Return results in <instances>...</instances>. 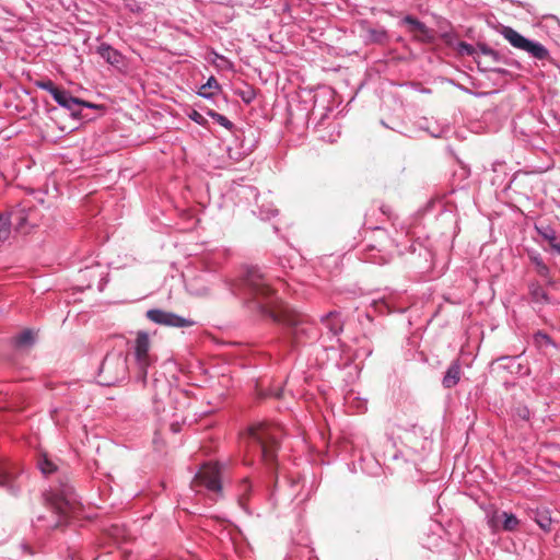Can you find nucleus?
<instances>
[{
  "mask_svg": "<svg viewBox=\"0 0 560 560\" xmlns=\"http://www.w3.org/2000/svg\"><path fill=\"white\" fill-rule=\"evenodd\" d=\"M226 285L234 295H242L244 299L253 301L261 313L269 315L275 320L281 319L282 310L278 305L277 290L271 287L259 269L248 268L240 285L231 281H228Z\"/></svg>",
  "mask_w": 560,
  "mask_h": 560,
  "instance_id": "obj_1",
  "label": "nucleus"
},
{
  "mask_svg": "<svg viewBox=\"0 0 560 560\" xmlns=\"http://www.w3.org/2000/svg\"><path fill=\"white\" fill-rule=\"evenodd\" d=\"M281 438L282 429L268 422L254 423L243 434L248 452L259 457L268 467L276 464Z\"/></svg>",
  "mask_w": 560,
  "mask_h": 560,
  "instance_id": "obj_2",
  "label": "nucleus"
},
{
  "mask_svg": "<svg viewBox=\"0 0 560 560\" xmlns=\"http://www.w3.org/2000/svg\"><path fill=\"white\" fill-rule=\"evenodd\" d=\"M100 383L106 386L124 381L128 374L127 355L122 352L108 353L100 366Z\"/></svg>",
  "mask_w": 560,
  "mask_h": 560,
  "instance_id": "obj_3",
  "label": "nucleus"
},
{
  "mask_svg": "<svg viewBox=\"0 0 560 560\" xmlns=\"http://www.w3.org/2000/svg\"><path fill=\"white\" fill-rule=\"evenodd\" d=\"M150 338L148 332L140 330L137 332L133 343V358L137 366V380L145 383L148 369L155 362L154 355L150 353Z\"/></svg>",
  "mask_w": 560,
  "mask_h": 560,
  "instance_id": "obj_4",
  "label": "nucleus"
},
{
  "mask_svg": "<svg viewBox=\"0 0 560 560\" xmlns=\"http://www.w3.org/2000/svg\"><path fill=\"white\" fill-rule=\"evenodd\" d=\"M44 497L46 503L49 505L52 512L59 516V521L52 524V527L61 525V523L77 510L78 502L72 489L69 487L61 490L60 494H57L56 492H49Z\"/></svg>",
  "mask_w": 560,
  "mask_h": 560,
  "instance_id": "obj_5",
  "label": "nucleus"
},
{
  "mask_svg": "<svg viewBox=\"0 0 560 560\" xmlns=\"http://www.w3.org/2000/svg\"><path fill=\"white\" fill-rule=\"evenodd\" d=\"M502 35L513 47L528 52L538 60H545L549 57V51L544 45L525 38L512 27H504Z\"/></svg>",
  "mask_w": 560,
  "mask_h": 560,
  "instance_id": "obj_6",
  "label": "nucleus"
},
{
  "mask_svg": "<svg viewBox=\"0 0 560 560\" xmlns=\"http://www.w3.org/2000/svg\"><path fill=\"white\" fill-rule=\"evenodd\" d=\"M202 487L214 494L220 493L222 486L220 480V468L218 464H205L196 474L194 480L191 481V488L199 492L200 488Z\"/></svg>",
  "mask_w": 560,
  "mask_h": 560,
  "instance_id": "obj_7",
  "label": "nucleus"
},
{
  "mask_svg": "<svg viewBox=\"0 0 560 560\" xmlns=\"http://www.w3.org/2000/svg\"><path fill=\"white\" fill-rule=\"evenodd\" d=\"M147 318L151 322L170 326V327H190L195 323L188 318L182 317L175 313L163 311L160 308H152L147 312Z\"/></svg>",
  "mask_w": 560,
  "mask_h": 560,
  "instance_id": "obj_8",
  "label": "nucleus"
},
{
  "mask_svg": "<svg viewBox=\"0 0 560 560\" xmlns=\"http://www.w3.org/2000/svg\"><path fill=\"white\" fill-rule=\"evenodd\" d=\"M55 102L71 112V115L74 117H79L81 115V108H96L97 106L93 103L80 100L78 97L72 96L68 91L60 90L57 95H55Z\"/></svg>",
  "mask_w": 560,
  "mask_h": 560,
  "instance_id": "obj_9",
  "label": "nucleus"
},
{
  "mask_svg": "<svg viewBox=\"0 0 560 560\" xmlns=\"http://www.w3.org/2000/svg\"><path fill=\"white\" fill-rule=\"evenodd\" d=\"M97 54L109 65L114 67L124 66L125 58L120 51L113 48L106 43H102L97 47Z\"/></svg>",
  "mask_w": 560,
  "mask_h": 560,
  "instance_id": "obj_10",
  "label": "nucleus"
},
{
  "mask_svg": "<svg viewBox=\"0 0 560 560\" xmlns=\"http://www.w3.org/2000/svg\"><path fill=\"white\" fill-rule=\"evenodd\" d=\"M324 326L329 330L332 336H338L342 331V320L340 314L337 312H329L322 317Z\"/></svg>",
  "mask_w": 560,
  "mask_h": 560,
  "instance_id": "obj_11",
  "label": "nucleus"
},
{
  "mask_svg": "<svg viewBox=\"0 0 560 560\" xmlns=\"http://www.w3.org/2000/svg\"><path fill=\"white\" fill-rule=\"evenodd\" d=\"M462 368L458 361L451 363L445 372L442 384L445 388L454 387L460 380Z\"/></svg>",
  "mask_w": 560,
  "mask_h": 560,
  "instance_id": "obj_12",
  "label": "nucleus"
},
{
  "mask_svg": "<svg viewBox=\"0 0 560 560\" xmlns=\"http://www.w3.org/2000/svg\"><path fill=\"white\" fill-rule=\"evenodd\" d=\"M538 234L548 242L551 249L560 255V236L557 235L556 231L547 225V226H540L536 228Z\"/></svg>",
  "mask_w": 560,
  "mask_h": 560,
  "instance_id": "obj_13",
  "label": "nucleus"
},
{
  "mask_svg": "<svg viewBox=\"0 0 560 560\" xmlns=\"http://www.w3.org/2000/svg\"><path fill=\"white\" fill-rule=\"evenodd\" d=\"M402 23L409 26V31L411 33H416L422 36V38H432L431 31L427 27L424 23L419 21L418 19L407 15L404 18Z\"/></svg>",
  "mask_w": 560,
  "mask_h": 560,
  "instance_id": "obj_14",
  "label": "nucleus"
},
{
  "mask_svg": "<svg viewBox=\"0 0 560 560\" xmlns=\"http://www.w3.org/2000/svg\"><path fill=\"white\" fill-rule=\"evenodd\" d=\"M390 258L392 257L388 254H383L381 249H377L374 246L369 247L363 256V259L365 261L376 265L387 264L390 260Z\"/></svg>",
  "mask_w": 560,
  "mask_h": 560,
  "instance_id": "obj_15",
  "label": "nucleus"
},
{
  "mask_svg": "<svg viewBox=\"0 0 560 560\" xmlns=\"http://www.w3.org/2000/svg\"><path fill=\"white\" fill-rule=\"evenodd\" d=\"M529 293L535 303L547 304L550 302L548 293L539 284H532Z\"/></svg>",
  "mask_w": 560,
  "mask_h": 560,
  "instance_id": "obj_16",
  "label": "nucleus"
},
{
  "mask_svg": "<svg viewBox=\"0 0 560 560\" xmlns=\"http://www.w3.org/2000/svg\"><path fill=\"white\" fill-rule=\"evenodd\" d=\"M14 343L18 347H28L32 346L35 341V334L31 329H25L22 332L18 334L14 338Z\"/></svg>",
  "mask_w": 560,
  "mask_h": 560,
  "instance_id": "obj_17",
  "label": "nucleus"
},
{
  "mask_svg": "<svg viewBox=\"0 0 560 560\" xmlns=\"http://www.w3.org/2000/svg\"><path fill=\"white\" fill-rule=\"evenodd\" d=\"M0 487H5L11 493L18 491L12 483V472L7 467H0Z\"/></svg>",
  "mask_w": 560,
  "mask_h": 560,
  "instance_id": "obj_18",
  "label": "nucleus"
},
{
  "mask_svg": "<svg viewBox=\"0 0 560 560\" xmlns=\"http://www.w3.org/2000/svg\"><path fill=\"white\" fill-rule=\"evenodd\" d=\"M215 90V91H219L220 90V84L218 83V81L215 80L214 77H210L207 81L206 84H203L199 92H198V95L201 96V97H205V98H211L213 93L212 92H209V90Z\"/></svg>",
  "mask_w": 560,
  "mask_h": 560,
  "instance_id": "obj_19",
  "label": "nucleus"
},
{
  "mask_svg": "<svg viewBox=\"0 0 560 560\" xmlns=\"http://www.w3.org/2000/svg\"><path fill=\"white\" fill-rule=\"evenodd\" d=\"M207 115L214 119L220 126L224 127L228 130H232L234 127L233 122L229 120L224 115H221L213 109H208Z\"/></svg>",
  "mask_w": 560,
  "mask_h": 560,
  "instance_id": "obj_20",
  "label": "nucleus"
},
{
  "mask_svg": "<svg viewBox=\"0 0 560 560\" xmlns=\"http://www.w3.org/2000/svg\"><path fill=\"white\" fill-rule=\"evenodd\" d=\"M11 219L9 215L0 213V243L8 240L10 235Z\"/></svg>",
  "mask_w": 560,
  "mask_h": 560,
  "instance_id": "obj_21",
  "label": "nucleus"
},
{
  "mask_svg": "<svg viewBox=\"0 0 560 560\" xmlns=\"http://www.w3.org/2000/svg\"><path fill=\"white\" fill-rule=\"evenodd\" d=\"M502 517H503V528L508 532H513L517 528L520 522L517 520V517L512 514V513H508V512H503L502 513Z\"/></svg>",
  "mask_w": 560,
  "mask_h": 560,
  "instance_id": "obj_22",
  "label": "nucleus"
},
{
  "mask_svg": "<svg viewBox=\"0 0 560 560\" xmlns=\"http://www.w3.org/2000/svg\"><path fill=\"white\" fill-rule=\"evenodd\" d=\"M532 261L536 266L537 273L542 278H548L550 270L549 267L542 261L539 255L532 256Z\"/></svg>",
  "mask_w": 560,
  "mask_h": 560,
  "instance_id": "obj_23",
  "label": "nucleus"
},
{
  "mask_svg": "<svg viewBox=\"0 0 560 560\" xmlns=\"http://www.w3.org/2000/svg\"><path fill=\"white\" fill-rule=\"evenodd\" d=\"M36 86L40 90L47 91L52 98L59 93L61 89L57 88L51 80H40L36 82Z\"/></svg>",
  "mask_w": 560,
  "mask_h": 560,
  "instance_id": "obj_24",
  "label": "nucleus"
},
{
  "mask_svg": "<svg viewBox=\"0 0 560 560\" xmlns=\"http://www.w3.org/2000/svg\"><path fill=\"white\" fill-rule=\"evenodd\" d=\"M38 467L44 475H49L56 470V465L46 457L38 462Z\"/></svg>",
  "mask_w": 560,
  "mask_h": 560,
  "instance_id": "obj_25",
  "label": "nucleus"
},
{
  "mask_svg": "<svg viewBox=\"0 0 560 560\" xmlns=\"http://www.w3.org/2000/svg\"><path fill=\"white\" fill-rule=\"evenodd\" d=\"M534 340H535L536 345L539 347L553 345L551 341V338L542 331L536 332L534 335Z\"/></svg>",
  "mask_w": 560,
  "mask_h": 560,
  "instance_id": "obj_26",
  "label": "nucleus"
},
{
  "mask_svg": "<svg viewBox=\"0 0 560 560\" xmlns=\"http://www.w3.org/2000/svg\"><path fill=\"white\" fill-rule=\"evenodd\" d=\"M250 483L247 479H244L240 486V491H241V494H240V503L243 505L244 504V500H245V495L250 491Z\"/></svg>",
  "mask_w": 560,
  "mask_h": 560,
  "instance_id": "obj_27",
  "label": "nucleus"
},
{
  "mask_svg": "<svg viewBox=\"0 0 560 560\" xmlns=\"http://www.w3.org/2000/svg\"><path fill=\"white\" fill-rule=\"evenodd\" d=\"M188 117L195 121L196 124L200 125V126H206L207 124V119L197 110H191L189 114H188Z\"/></svg>",
  "mask_w": 560,
  "mask_h": 560,
  "instance_id": "obj_28",
  "label": "nucleus"
},
{
  "mask_svg": "<svg viewBox=\"0 0 560 560\" xmlns=\"http://www.w3.org/2000/svg\"><path fill=\"white\" fill-rule=\"evenodd\" d=\"M459 52L467 56H474L476 52L475 47L471 44L462 42L459 44Z\"/></svg>",
  "mask_w": 560,
  "mask_h": 560,
  "instance_id": "obj_29",
  "label": "nucleus"
},
{
  "mask_svg": "<svg viewBox=\"0 0 560 560\" xmlns=\"http://www.w3.org/2000/svg\"><path fill=\"white\" fill-rule=\"evenodd\" d=\"M370 35L373 40L382 42L386 37V32L383 30H381V31L372 30V31H370Z\"/></svg>",
  "mask_w": 560,
  "mask_h": 560,
  "instance_id": "obj_30",
  "label": "nucleus"
},
{
  "mask_svg": "<svg viewBox=\"0 0 560 560\" xmlns=\"http://www.w3.org/2000/svg\"><path fill=\"white\" fill-rule=\"evenodd\" d=\"M278 214V210L273 207H268L266 210H260V215L264 219H270L271 217H275Z\"/></svg>",
  "mask_w": 560,
  "mask_h": 560,
  "instance_id": "obj_31",
  "label": "nucleus"
},
{
  "mask_svg": "<svg viewBox=\"0 0 560 560\" xmlns=\"http://www.w3.org/2000/svg\"><path fill=\"white\" fill-rule=\"evenodd\" d=\"M478 49H479V51H480L482 55H485V56H487V57H489V56L492 54V51L494 50V49H492L491 47L487 46L486 44H481V45H479V46H478Z\"/></svg>",
  "mask_w": 560,
  "mask_h": 560,
  "instance_id": "obj_32",
  "label": "nucleus"
},
{
  "mask_svg": "<svg viewBox=\"0 0 560 560\" xmlns=\"http://www.w3.org/2000/svg\"><path fill=\"white\" fill-rule=\"evenodd\" d=\"M492 61L494 62H505V63H509L498 51L493 50L492 54L489 56Z\"/></svg>",
  "mask_w": 560,
  "mask_h": 560,
  "instance_id": "obj_33",
  "label": "nucleus"
},
{
  "mask_svg": "<svg viewBox=\"0 0 560 560\" xmlns=\"http://www.w3.org/2000/svg\"><path fill=\"white\" fill-rule=\"evenodd\" d=\"M304 331V329L302 327H300L299 325H295V327L292 328V334L294 335V337L298 339V336L300 332Z\"/></svg>",
  "mask_w": 560,
  "mask_h": 560,
  "instance_id": "obj_34",
  "label": "nucleus"
},
{
  "mask_svg": "<svg viewBox=\"0 0 560 560\" xmlns=\"http://www.w3.org/2000/svg\"><path fill=\"white\" fill-rule=\"evenodd\" d=\"M491 71L500 73V74L508 73V71L505 69H502V68H492Z\"/></svg>",
  "mask_w": 560,
  "mask_h": 560,
  "instance_id": "obj_35",
  "label": "nucleus"
},
{
  "mask_svg": "<svg viewBox=\"0 0 560 560\" xmlns=\"http://www.w3.org/2000/svg\"><path fill=\"white\" fill-rule=\"evenodd\" d=\"M539 525L544 529H549L548 526L546 525V522L539 523Z\"/></svg>",
  "mask_w": 560,
  "mask_h": 560,
  "instance_id": "obj_36",
  "label": "nucleus"
},
{
  "mask_svg": "<svg viewBox=\"0 0 560 560\" xmlns=\"http://www.w3.org/2000/svg\"><path fill=\"white\" fill-rule=\"evenodd\" d=\"M243 100L246 102V103H249L252 101V97H245L243 96Z\"/></svg>",
  "mask_w": 560,
  "mask_h": 560,
  "instance_id": "obj_37",
  "label": "nucleus"
},
{
  "mask_svg": "<svg viewBox=\"0 0 560 560\" xmlns=\"http://www.w3.org/2000/svg\"><path fill=\"white\" fill-rule=\"evenodd\" d=\"M16 219H19L20 221L24 220V218L21 215L16 217Z\"/></svg>",
  "mask_w": 560,
  "mask_h": 560,
  "instance_id": "obj_38",
  "label": "nucleus"
}]
</instances>
